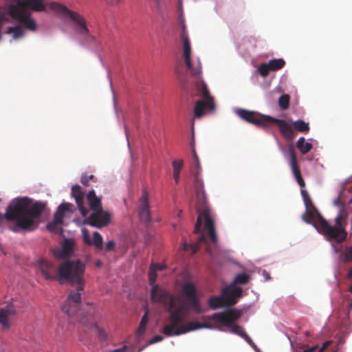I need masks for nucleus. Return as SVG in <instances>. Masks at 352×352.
Masks as SVG:
<instances>
[{
	"label": "nucleus",
	"instance_id": "1",
	"mask_svg": "<svg viewBox=\"0 0 352 352\" xmlns=\"http://www.w3.org/2000/svg\"><path fill=\"white\" fill-rule=\"evenodd\" d=\"M86 265L80 259L67 260L60 263L57 269V280H67L72 284H76V290L71 291L63 306V311L71 318V322L76 321L80 323L85 330H93L98 336L106 340L107 334L98 323V316L91 308L87 313L80 309L81 303V292L84 289V274Z\"/></svg>",
	"mask_w": 352,
	"mask_h": 352
},
{
	"label": "nucleus",
	"instance_id": "2",
	"mask_svg": "<svg viewBox=\"0 0 352 352\" xmlns=\"http://www.w3.org/2000/svg\"><path fill=\"white\" fill-rule=\"evenodd\" d=\"M151 298L152 301L164 305L169 313L168 320L170 322L165 325L162 329V333L166 336H179L202 328H214L213 325L197 322H189L180 324L187 314L185 304L180 298L175 297L157 285L153 286Z\"/></svg>",
	"mask_w": 352,
	"mask_h": 352
},
{
	"label": "nucleus",
	"instance_id": "3",
	"mask_svg": "<svg viewBox=\"0 0 352 352\" xmlns=\"http://www.w3.org/2000/svg\"><path fill=\"white\" fill-rule=\"evenodd\" d=\"M28 198L24 197L16 200L6 209L4 214L8 221H16L15 223L10 226V229L19 232L21 230H33L37 226L35 219L40 217L46 207V204L36 202L31 206Z\"/></svg>",
	"mask_w": 352,
	"mask_h": 352
},
{
	"label": "nucleus",
	"instance_id": "4",
	"mask_svg": "<svg viewBox=\"0 0 352 352\" xmlns=\"http://www.w3.org/2000/svg\"><path fill=\"white\" fill-rule=\"evenodd\" d=\"M194 185L197 195L196 210L198 217L195 226V232L199 233L202 226L203 218L205 221L204 228L208 231V235L213 243L217 242V236L215 232L214 221L210 216V211L207 205L206 196L204 190V182L198 175V172L195 173Z\"/></svg>",
	"mask_w": 352,
	"mask_h": 352
},
{
	"label": "nucleus",
	"instance_id": "5",
	"mask_svg": "<svg viewBox=\"0 0 352 352\" xmlns=\"http://www.w3.org/2000/svg\"><path fill=\"white\" fill-rule=\"evenodd\" d=\"M241 316V312L235 309H230L227 312L216 313L210 316L209 318L215 322L222 323L225 327L230 329V332L236 334L243 338L250 346L254 348L256 345L251 338L245 333L244 329L238 324H234Z\"/></svg>",
	"mask_w": 352,
	"mask_h": 352
},
{
	"label": "nucleus",
	"instance_id": "6",
	"mask_svg": "<svg viewBox=\"0 0 352 352\" xmlns=\"http://www.w3.org/2000/svg\"><path fill=\"white\" fill-rule=\"evenodd\" d=\"M242 289L239 287L228 286L221 291V296H212L208 300V305L212 309H217L222 307L234 305L236 298L242 295Z\"/></svg>",
	"mask_w": 352,
	"mask_h": 352
},
{
	"label": "nucleus",
	"instance_id": "7",
	"mask_svg": "<svg viewBox=\"0 0 352 352\" xmlns=\"http://www.w3.org/2000/svg\"><path fill=\"white\" fill-rule=\"evenodd\" d=\"M50 8L56 12H59L64 16H67L76 24V32L84 36L88 41L91 37L89 31L86 24L84 17L76 12L68 9L64 5L56 2H52L49 4Z\"/></svg>",
	"mask_w": 352,
	"mask_h": 352
},
{
	"label": "nucleus",
	"instance_id": "8",
	"mask_svg": "<svg viewBox=\"0 0 352 352\" xmlns=\"http://www.w3.org/2000/svg\"><path fill=\"white\" fill-rule=\"evenodd\" d=\"M312 225L329 241L342 243L347 237V232L344 228L331 226L322 217L313 223Z\"/></svg>",
	"mask_w": 352,
	"mask_h": 352
},
{
	"label": "nucleus",
	"instance_id": "9",
	"mask_svg": "<svg viewBox=\"0 0 352 352\" xmlns=\"http://www.w3.org/2000/svg\"><path fill=\"white\" fill-rule=\"evenodd\" d=\"M196 86L200 95L204 98V100H197L195 105V117L200 118L204 115L205 109L213 111L215 106L213 98L210 96L206 83H204L202 80L199 79L196 83Z\"/></svg>",
	"mask_w": 352,
	"mask_h": 352
},
{
	"label": "nucleus",
	"instance_id": "10",
	"mask_svg": "<svg viewBox=\"0 0 352 352\" xmlns=\"http://www.w3.org/2000/svg\"><path fill=\"white\" fill-rule=\"evenodd\" d=\"M236 114L239 118L250 124L264 128L269 127L270 116L263 115L256 111L242 109H238Z\"/></svg>",
	"mask_w": 352,
	"mask_h": 352
},
{
	"label": "nucleus",
	"instance_id": "11",
	"mask_svg": "<svg viewBox=\"0 0 352 352\" xmlns=\"http://www.w3.org/2000/svg\"><path fill=\"white\" fill-rule=\"evenodd\" d=\"M8 12L13 19L20 22L26 29L32 32L36 30V21L30 16L29 12H24L15 7H9Z\"/></svg>",
	"mask_w": 352,
	"mask_h": 352
},
{
	"label": "nucleus",
	"instance_id": "12",
	"mask_svg": "<svg viewBox=\"0 0 352 352\" xmlns=\"http://www.w3.org/2000/svg\"><path fill=\"white\" fill-rule=\"evenodd\" d=\"M112 214L109 211L103 210L93 212L84 220V223L101 228L110 223Z\"/></svg>",
	"mask_w": 352,
	"mask_h": 352
},
{
	"label": "nucleus",
	"instance_id": "13",
	"mask_svg": "<svg viewBox=\"0 0 352 352\" xmlns=\"http://www.w3.org/2000/svg\"><path fill=\"white\" fill-rule=\"evenodd\" d=\"M181 37L183 41V54L185 64L188 69L190 70L191 74L195 76H200L201 73V65L199 63V67L194 69L191 63V47L190 40L184 30L181 34Z\"/></svg>",
	"mask_w": 352,
	"mask_h": 352
},
{
	"label": "nucleus",
	"instance_id": "14",
	"mask_svg": "<svg viewBox=\"0 0 352 352\" xmlns=\"http://www.w3.org/2000/svg\"><path fill=\"white\" fill-rule=\"evenodd\" d=\"M71 204L69 203L61 204L54 214V221L50 222L47 225V229L52 232L60 233L62 232V228L60 225L63 223L64 214L66 212L71 211Z\"/></svg>",
	"mask_w": 352,
	"mask_h": 352
},
{
	"label": "nucleus",
	"instance_id": "15",
	"mask_svg": "<svg viewBox=\"0 0 352 352\" xmlns=\"http://www.w3.org/2000/svg\"><path fill=\"white\" fill-rule=\"evenodd\" d=\"M183 293L188 300V305L197 314L201 313L202 309L197 296L196 289L193 284L186 283L183 287Z\"/></svg>",
	"mask_w": 352,
	"mask_h": 352
},
{
	"label": "nucleus",
	"instance_id": "16",
	"mask_svg": "<svg viewBox=\"0 0 352 352\" xmlns=\"http://www.w3.org/2000/svg\"><path fill=\"white\" fill-rule=\"evenodd\" d=\"M183 293L188 300V305L197 314L201 313L202 309L197 296L196 289L193 284L186 283L183 287Z\"/></svg>",
	"mask_w": 352,
	"mask_h": 352
},
{
	"label": "nucleus",
	"instance_id": "17",
	"mask_svg": "<svg viewBox=\"0 0 352 352\" xmlns=\"http://www.w3.org/2000/svg\"><path fill=\"white\" fill-rule=\"evenodd\" d=\"M137 212L141 221L144 223H148L151 221V217L148 203V195L146 190L142 192V194L139 199Z\"/></svg>",
	"mask_w": 352,
	"mask_h": 352
},
{
	"label": "nucleus",
	"instance_id": "18",
	"mask_svg": "<svg viewBox=\"0 0 352 352\" xmlns=\"http://www.w3.org/2000/svg\"><path fill=\"white\" fill-rule=\"evenodd\" d=\"M10 7L18 8L24 12H28L30 9L35 12H42L45 10V6L43 0H21L16 3H12Z\"/></svg>",
	"mask_w": 352,
	"mask_h": 352
},
{
	"label": "nucleus",
	"instance_id": "19",
	"mask_svg": "<svg viewBox=\"0 0 352 352\" xmlns=\"http://www.w3.org/2000/svg\"><path fill=\"white\" fill-rule=\"evenodd\" d=\"M16 314V307L12 302L7 303L4 307H0V324L3 329H10V318Z\"/></svg>",
	"mask_w": 352,
	"mask_h": 352
},
{
	"label": "nucleus",
	"instance_id": "20",
	"mask_svg": "<svg viewBox=\"0 0 352 352\" xmlns=\"http://www.w3.org/2000/svg\"><path fill=\"white\" fill-rule=\"evenodd\" d=\"M272 124L277 125L280 133L286 140L291 141L294 138L295 133L294 130L292 126L289 124L285 120L270 116L269 120V127Z\"/></svg>",
	"mask_w": 352,
	"mask_h": 352
},
{
	"label": "nucleus",
	"instance_id": "21",
	"mask_svg": "<svg viewBox=\"0 0 352 352\" xmlns=\"http://www.w3.org/2000/svg\"><path fill=\"white\" fill-rule=\"evenodd\" d=\"M37 263L42 275L46 280L57 279V269L52 263L45 258H40Z\"/></svg>",
	"mask_w": 352,
	"mask_h": 352
},
{
	"label": "nucleus",
	"instance_id": "22",
	"mask_svg": "<svg viewBox=\"0 0 352 352\" xmlns=\"http://www.w3.org/2000/svg\"><path fill=\"white\" fill-rule=\"evenodd\" d=\"M303 201L306 207V212L305 214L303 215L302 218L306 222H311L313 224V223H315L322 216L314 206L309 196L304 197Z\"/></svg>",
	"mask_w": 352,
	"mask_h": 352
},
{
	"label": "nucleus",
	"instance_id": "23",
	"mask_svg": "<svg viewBox=\"0 0 352 352\" xmlns=\"http://www.w3.org/2000/svg\"><path fill=\"white\" fill-rule=\"evenodd\" d=\"M72 195L74 197L78 208L82 217L88 214V209L84 206V192L79 185H74L72 188Z\"/></svg>",
	"mask_w": 352,
	"mask_h": 352
},
{
	"label": "nucleus",
	"instance_id": "24",
	"mask_svg": "<svg viewBox=\"0 0 352 352\" xmlns=\"http://www.w3.org/2000/svg\"><path fill=\"white\" fill-rule=\"evenodd\" d=\"M87 199L89 205V208L93 211V212L102 210L101 199L96 196L94 190L88 192Z\"/></svg>",
	"mask_w": 352,
	"mask_h": 352
},
{
	"label": "nucleus",
	"instance_id": "25",
	"mask_svg": "<svg viewBox=\"0 0 352 352\" xmlns=\"http://www.w3.org/2000/svg\"><path fill=\"white\" fill-rule=\"evenodd\" d=\"M290 154V161L289 164L292 168V173L296 178V177H298V175H301L300 170L298 168V163H297V159L296 155L293 149H291L289 151Z\"/></svg>",
	"mask_w": 352,
	"mask_h": 352
},
{
	"label": "nucleus",
	"instance_id": "26",
	"mask_svg": "<svg viewBox=\"0 0 352 352\" xmlns=\"http://www.w3.org/2000/svg\"><path fill=\"white\" fill-rule=\"evenodd\" d=\"M74 243L72 240L66 239L62 248L61 257L68 258L71 256Z\"/></svg>",
	"mask_w": 352,
	"mask_h": 352
},
{
	"label": "nucleus",
	"instance_id": "27",
	"mask_svg": "<svg viewBox=\"0 0 352 352\" xmlns=\"http://www.w3.org/2000/svg\"><path fill=\"white\" fill-rule=\"evenodd\" d=\"M184 162L182 160H176L173 161L172 166L173 168V178L176 183L179 180L180 172L183 168Z\"/></svg>",
	"mask_w": 352,
	"mask_h": 352
},
{
	"label": "nucleus",
	"instance_id": "28",
	"mask_svg": "<svg viewBox=\"0 0 352 352\" xmlns=\"http://www.w3.org/2000/svg\"><path fill=\"white\" fill-rule=\"evenodd\" d=\"M296 146L302 154L307 153L312 148V144L309 142H305V139L303 137L298 139Z\"/></svg>",
	"mask_w": 352,
	"mask_h": 352
},
{
	"label": "nucleus",
	"instance_id": "29",
	"mask_svg": "<svg viewBox=\"0 0 352 352\" xmlns=\"http://www.w3.org/2000/svg\"><path fill=\"white\" fill-rule=\"evenodd\" d=\"M268 64L272 71H277L282 69L285 65V61L283 58H274L270 60Z\"/></svg>",
	"mask_w": 352,
	"mask_h": 352
},
{
	"label": "nucleus",
	"instance_id": "30",
	"mask_svg": "<svg viewBox=\"0 0 352 352\" xmlns=\"http://www.w3.org/2000/svg\"><path fill=\"white\" fill-rule=\"evenodd\" d=\"M294 129L302 133H307L309 131V123L305 122L302 120H298L293 123Z\"/></svg>",
	"mask_w": 352,
	"mask_h": 352
},
{
	"label": "nucleus",
	"instance_id": "31",
	"mask_svg": "<svg viewBox=\"0 0 352 352\" xmlns=\"http://www.w3.org/2000/svg\"><path fill=\"white\" fill-rule=\"evenodd\" d=\"M336 226L340 228H344L347 225L346 214L344 212H340L335 219Z\"/></svg>",
	"mask_w": 352,
	"mask_h": 352
},
{
	"label": "nucleus",
	"instance_id": "32",
	"mask_svg": "<svg viewBox=\"0 0 352 352\" xmlns=\"http://www.w3.org/2000/svg\"><path fill=\"white\" fill-rule=\"evenodd\" d=\"M250 275L241 273L236 276L232 284L230 286L234 287L235 284H245L250 280Z\"/></svg>",
	"mask_w": 352,
	"mask_h": 352
},
{
	"label": "nucleus",
	"instance_id": "33",
	"mask_svg": "<svg viewBox=\"0 0 352 352\" xmlns=\"http://www.w3.org/2000/svg\"><path fill=\"white\" fill-rule=\"evenodd\" d=\"M290 96L288 94H283L278 99V105L283 110L287 109L289 106Z\"/></svg>",
	"mask_w": 352,
	"mask_h": 352
},
{
	"label": "nucleus",
	"instance_id": "34",
	"mask_svg": "<svg viewBox=\"0 0 352 352\" xmlns=\"http://www.w3.org/2000/svg\"><path fill=\"white\" fill-rule=\"evenodd\" d=\"M8 33L13 34V38L14 39L19 38L23 36V30L19 25L10 27L8 30Z\"/></svg>",
	"mask_w": 352,
	"mask_h": 352
},
{
	"label": "nucleus",
	"instance_id": "35",
	"mask_svg": "<svg viewBox=\"0 0 352 352\" xmlns=\"http://www.w3.org/2000/svg\"><path fill=\"white\" fill-rule=\"evenodd\" d=\"M148 309H146L145 311V313H144L143 317L141 319L138 329L137 330V332L138 334H142L146 329V324L148 322Z\"/></svg>",
	"mask_w": 352,
	"mask_h": 352
},
{
	"label": "nucleus",
	"instance_id": "36",
	"mask_svg": "<svg viewBox=\"0 0 352 352\" xmlns=\"http://www.w3.org/2000/svg\"><path fill=\"white\" fill-rule=\"evenodd\" d=\"M91 241L92 245H95L96 248H102L103 239L102 235L98 232H94V239Z\"/></svg>",
	"mask_w": 352,
	"mask_h": 352
},
{
	"label": "nucleus",
	"instance_id": "37",
	"mask_svg": "<svg viewBox=\"0 0 352 352\" xmlns=\"http://www.w3.org/2000/svg\"><path fill=\"white\" fill-rule=\"evenodd\" d=\"M156 272L157 271H156L155 265L154 263H152L150 266L149 274H148L149 281H150L151 285L154 284V283L156 280V278H157V272Z\"/></svg>",
	"mask_w": 352,
	"mask_h": 352
},
{
	"label": "nucleus",
	"instance_id": "38",
	"mask_svg": "<svg viewBox=\"0 0 352 352\" xmlns=\"http://www.w3.org/2000/svg\"><path fill=\"white\" fill-rule=\"evenodd\" d=\"M270 71L272 70L270 68L268 63H262L258 67V72L263 77L267 76L269 74Z\"/></svg>",
	"mask_w": 352,
	"mask_h": 352
},
{
	"label": "nucleus",
	"instance_id": "39",
	"mask_svg": "<svg viewBox=\"0 0 352 352\" xmlns=\"http://www.w3.org/2000/svg\"><path fill=\"white\" fill-rule=\"evenodd\" d=\"M82 237H83L84 242L87 245H91L92 241H91V237H90V235H89V231L87 230V229L82 228Z\"/></svg>",
	"mask_w": 352,
	"mask_h": 352
},
{
	"label": "nucleus",
	"instance_id": "40",
	"mask_svg": "<svg viewBox=\"0 0 352 352\" xmlns=\"http://www.w3.org/2000/svg\"><path fill=\"white\" fill-rule=\"evenodd\" d=\"M344 261L346 263L352 261V248H346L344 252Z\"/></svg>",
	"mask_w": 352,
	"mask_h": 352
},
{
	"label": "nucleus",
	"instance_id": "41",
	"mask_svg": "<svg viewBox=\"0 0 352 352\" xmlns=\"http://www.w3.org/2000/svg\"><path fill=\"white\" fill-rule=\"evenodd\" d=\"M94 175H89V176H87V175H82V176L81 177L80 182H81V183H82L83 185H85V186H89V182L90 180L94 179Z\"/></svg>",
	"mask_w": 352,
	"mask_h": 352
},
{
	"label": "nucleus",
	"instance_id": "42",
	"mask_svg": "<svg viewBox=\"0 0 352 352\" xmlns=\"http://www.w3.org/2000/svg\"><path fill=\"white\" fill-rule=\"evenodd\" d=\"M188 247H190L192 248V254H195L197 252V250H199V245H188L186 243H184L183 245V248L184 250H187Z\"/></svg>",
	"mask_w": 352,
	"mask_h": 352
},
{
	"label": "nucleus",
	"instance_id": "43",
	"mask_svg": "<svg viewBox=\"0 0 352 352\" xmlns=\"http://www.w3.org/2000/svg\"><path fill=\"white\" fill-rule=\"evenodd\" d=\"M200 170H201V168H200L199 162H194V165H193V168H192V173L193 174V176H195V173H196L197 172H198V175H199Z\"/></svg>",
	"mask_w": 352,
	"mask_h": 352
},
{
	"label": "nucleus",
	"instance_id": "44",
	"mask_svg": "<svg viewBox=\"0 0 352 352\" xmlns=\"http://www.w3.org/2000/svg\"><path fill=\"white\" fill-rule=\"evenodd\" d=\"M163 340V337L162 336H160V335H157V336H155L150 341H149V344H154V343H156V342H160Z\"/></svg>",
	"mask_w": 352,
	"mask_h": 352
},
{
	"label": "nucleus",
	"instance_id": "45",
	"mask_svg": "<svg viewBox=\"0 0 352 352\" xmlns=\"http://www.w3.org/2000/svg\"><path fill=\"white\" fill-rule=\"evenodd\" d=\"M295 179L301 188H304L305 186V182L301 175H298V177H296Z\"/></svg>",
	"mask_w": 352,
	"mask_h": 352
},
{
	"label": "nucleus",
	"instance_id": "46",
	"mask_svg": "<svg viewBox=\"0 0 352 352\" xmlns=\"http://www.w3.org/2000/svg\"><path fill=\"white\" fill-rule=\"evenodd\" d=\"M115 246V242L113 241H109L106 244V250L107 251H111L113 249Z\"/></svg>",
	"mask_w": 352,
	"mask_h": 352
},
{
	"label": "nucleus",
	"instance_id": "47",
	"mask_svg": "<svg viewBox=\"0 0 352 352\" xmlns=\"http://www.w3.org/2000/svg\"><path fill=\"white\" fill-rule=\"evenodd\" d=\"M331 341H327L325 342L322 346L320 347L319 352H324L327 348L331 344Z\"/></svg>",
	"mask_w": 352,
	"mask_h": 352
},
{
	"label": "nucleus",
	"instance_id": "48",
	"mask_svg": "<svg viewBox=\"0 0 352 352\" xmlns=\"http://www.w3.org/2000/svg\"><path fill=\"white\" fill-rule=\"evenodd\" d=\"M154 264L155 265L156 271L157 270L162 271L166 268V265H164L157 264V263H154Z\"/></svg>",
	"mask_w": 352,
	"mask_h": 352
},
{
	"label": "nucleus",
	"instance_id": "49",
	"mask_svg": "<svg viewBox=\"0 0 352 352\" xmlns=\"http://www.w3.org/2000/svg\"><path fill=\"white\" fill-rule=\"evenodd\" d=\"M318 346H314L312 347H310L306 350H304L302 352H315V351L317 349Z\"/></svg>",
	"mask_w": 352,
	"mask_h": 352
},
{
	"label": "nucleus",
	"instance_id": "50",
	"mask_svg": "<svg viewBox=\"0 0 352 352\" xmlns=\"http://www.w3.org/2000/svg\"><path fill=\"white\" fill-rule=\"evenodd\" d=\"M301 195H302V198L307 197L309 196L307 191L305 189L301 190Z\"/></svg>",
	"mask_w": 352,
	"mask_h": 352
},
{
	"label": "nucleus",
	"instance_id": "51",
	"mask_svg": "<svg viewBox=\"0 0 352 352\" xmlns=\"http://www.w3.org/2000/svg\"><path fill=\"white\" fill-rule=\"evenodd\" d=\"M263 274L265 280H268L270 279V274L267 272H266L265 270L263 271Z\"/></svg>",
	"mask_w": 352,
	"mask_h": 352
},
{
	"label": "nucleus",
	"instance_id": "52",
	"mask_svg": "<svg viewBox=\"0 0 352 352\" xmlns=\"http://www.w3.org/2000/svg\"><path fill=\"white\" fill-rule=\"evenodd\" d=\"M348 277H349V278L352 279V269L349 271ZM349 290H350V292H352V285L350 286Z\"/></svg>",
	"mask_w": 352,
	"mask_h": 352
},
{
	"label": "nucleus",
	"instance_id": "53",
	"mask_svg": "<svg viewBox=\"0 0 352 352\" xmlns=\"http://www.w3.org/2000/svg\"><path fill=\"white\" fill-rule=\"evenodd\" d=\"M193 160L194 162H199L197 154L195 150H193Z\"/></svg>",
	"mask_w": 352,
	"mask_h": 352
},
{
	"label": "nucleus",
	"instance_id": "54",
	"mask_svg": "<svg viewBox=\"0 0 352 352\" xmlns=\"http://www.w3.org/2000/svg\"><path fill=\"white\" fill-rule=\"evenodd\" d=\"M124 349H125V347H123L122 349H115L111 352H124Z\"/></svg>",
	"mask_w": 352,
	"mask_h": 352
},
{
	"label": "nucleus",
	"instance_id": "55",
	"mask_svg": "<svg viewBox=\"0 0 352 352\" xmlns=\"http://www.w3.org/2000/svg\"><path fill=\"white\" fill-rule=\"evenodd\" d=\"M95 265L96 267H100L102 265V261L100 260H98L96 261Z\"/></svg>",
	"mask_w": 352,
	"mask_h": 352
},
{
	"label": "nucleus",
	"instance_id": "56",
	"mask_svg": "<svg viewBox=\"0 0 352 352\" xmlns=\"http://www.w3.org/2000/svg\"><path fill=\"white\" fill-rule=\"evenodd\" d=\"M200 240H201V241H204V236H201V237H200Z\"/></svg>",
	"mask_w": 352,
	"mask_h": 352
},
{
	"label": "nucleus",
	"instance_id": "57",
	"mask_svg": "<svg viewBox=\"0 0 352 352\" xmlns=\"http://www.w3.org/2000/svg\"><path fill=\"white\" fill-rule=\"evenodd\" d=\"M350 308L352 309V302L350 304Z\"/></svg>",
	"mask_w": 352,
	"mask_h": 352
}]
</instances>
